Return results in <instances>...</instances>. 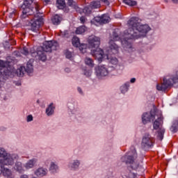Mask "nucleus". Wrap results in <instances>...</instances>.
I'll return each mask as SVG.
<instances>
[{"mask_svg":"<svg viewBox=\"0 0 178 178\" xmlns=\"http://www.w3.org/2000/svg\"><path fill=\"white\" fill-rule=\"evenodd\" d=\"M129 29L124 32L123 38H121V44L126 49H131V40H137L144 37L151 28L147 24L140 25L137 17H132L128 21Z\"/></svg>","mask_w":178,"mask_h":178,"instance_id":"1","label":"nucleus"},{"mask_svg":"<svg viewBox=\"0 0 178 178\" xmlns=\"http://www.w3.org/2000/svg\"><path fill=\"white\" fill-rule=\"evenodd\" d=\"M34 0H25L21 7L22 10V19H26L29 16H33L31 29L33 33H40V27L44 24L42 14L40 12V5L36 3L35 7L30 8Z\"/></svg>","mask_w":178,"mask_h":178,"instance_id":"2","label":"nucleus"},{"mask_svg":"<svg viewBox=\"0 0 178 178\" xmlns=\"http://www.w3.org/2000/svg\"><path fill=\"white\" fill-rule=\"evenodd\" d=\"M111 38V39L109 42V49L108 50L106 58L108 60L112 63V65H118V58L112 55L119 54V46H118L114 41H119V40H120V37H119L118 32L114 31Z\"/></svg>","mask_w":178,"mask_h":178,"instance_id":"3","label":"nucleus"},{"mask_svg":"<svg viewBox=\"0 0 178 178\" xmlns=\"http://www.w3.org/2000/svg\"><path fill=\"white\" fill-rule=\"evenodd\" d=\"M58 47V42L55 41L44 42L43 46L40 47L41 50H38L37 55L40 60H47V54L45 52H52L55 51Z\"/></svg>","mask_w":178,"mask_h":178,"instance_id":"4","label":"nucleus"},{"mask_svg":"<svg viewBox=\"0 0 178 178\" xmlns=\"http://www.w3.org/2000/svg\"><path fill=\"white\" fill-rule=\"evenodd\" d=\"M178 81V76L176 75L173 76L171 79H169V76H166L163 78V83L161 84H157L156 89L158 91H163L166 92L168 91V88L170 87L173 83H176Z\"/></svg>","mask_w":178,"mask_h":178,"instance_id":"5","label":"nucleus"},{"mask_svg":"<svg viewBox=\"0 0 178 178\" xmlns=\"http://www.w3.org/2000/svg\"><path fill=\"white\" fill-rule=\"evenodd\" d=\"M101 2H103L105 5L109 6L111 2H112V0H99V1H92L90 2V5L83 8V13H85V15H90V13L92 12V9H99V8H101Z\"/></svg>","mask_w":178,"mask_h":178,"instance_id":"6","label":"nucleus"},{"mask_svg":"<svg viewBox=\"0 0 178 178\" xmlns=\"http://www.w3.org/2000/svg\"><path fill=\"white\" fill-rule=\"evenodd\" d=\"M0 158H2L3 162L0 161V163H3V165H13V158L15 159H17L19 156L17 155H13V156H10V155H8V153L5 151V149L0 148Z\"/></svg>","mask_w":178,"mask_h":178,"instance_id":"7","label":"nucleus"},{"mask_svg":"<svg viewBox=\"0 0 178 178\" xmlns=\"http://www.w3.org/2000/svg\"><path fill=\"white\" fill-rule=\"evenodd\" d=\"M91 54L99 62H102V59L105 58L104 50L101 49L99 47L91 50Z\"/></svg>","mask_w":178,"mask_h":178,"instance_id":"8","label":"nucleus"},{"mask_svg":"<svg viewBox=\"0 0 178 178\" xmlns=\"http://www.w3.org/2000/svg\"><path fill=\"white\" fill-rule=\"evenodd\" d=\"M157 114L158 113H156L154 111L143 113V115H142L143 123L144 124H147V123H148V122H151V121L154 122V120H155V119L156 118Z\"/></svg>","mask_w":178,"mask_h":178,"instance_id":"9","label":"nucleus"},{"mask_svg":"<svg viewBox=\"0 0 178 178\" xmlns=\"http://www.w3.org/2000/svg\"><path fill=\"white\" fill-rule=\"evenodd\" d=\"M0 73L2 76H10L12 72L9 70V63L0 60Z\"/></svg>","mask_w":178,"mask_h":178,"instance_id":"10","label":"nucleus"},{"mask_svg":"<svg viewBox=\"0 0 178 178\" xmlns=\"http://www.w3.org/2000/svg\"><path fill=\"white\" fill-rule=\"evenodd\" d=\"M72 45L76 48H79V50L82 54H86L87 52V44H80V39L77 37H74L72 38Z\"/></svg>","mask_w":178,"mask_h":178,"instance_id":"11","label":"nucleus"},{"mask_svg":"<svg viewBox=\"0 0 178 178\" xmlns=\"http://www.w3.org/2000/svg\"><path fill=\"white\" fill-rule=\"evenodd\" d=\"M89 47L98 48L99 44H101V39L95 35L89 36L88 39Z\"/></svg>","mask_w":178,"mask_h":178,"instance_id":"12","label":"nucleus"},{"mask_svg":"<svg viewBox=\"0 0 178 178\" xmlns=\"http://www.w3.org/2000/svg\"><path fill=\"white\" fill-rule=\"evenodd\" d=\"M33 64L28 63L26 64V67H20L19 70H17V72L19 77H23L24 76V72L26 73H33Z\"/></svg>","mask_w":178,"mask_h":178,"instance_id":"13","label":"nucleus"},{"mask_svg":"<svg viewBox=\"0 0 178 178\" xmlns=\"http://www.w3.org/2000/svg\"><path fill=\"white\" fill-rule=\"evenodd\" d=\"M154 144V138L151 137V135L146 134L144 136L143 140H142V147H152Z\"/></svg>","mask_w":178,"mask_h":178,"instance_id":"14","label":"nucleus"},{"mask_svg":"<svg viewBox=\"0 0 178 178\" xmlns=\"http://www.w3.org/2000/svg\"><path fill=\"white\" fill-rule=\"evenodd\" d=\"M109 20H111V18L108 16V15L105 14L94 18V22L99 23V24H106V23H109Z\"/></svg>","mask_w":178,"mask_h":178,"instance_id":"15","label":"nucleus"},{"mask_svg":"<svg viewBox=\"0 0 178 178\" xmlns=\"http://www.w3.org/2000/svg\"><path fill=\"white\" fill-rule=\"evenodd\" d=\"M156 118H157L154 122L153 127L154 130H158L163 123V116H162V114H157L156 115Z\"/></svg>","mask_w":178,"mask_h":178,"instance_id":"16","label":"nucleus"},{"mask_svg":"<svg viewBox=\"0 0 178 178\" xmlns=\"http://www.w3.org/2000/svg\"><path fill=\"white\" fill-rule=\"evenodd\" d=\"M137 158V154L134 153L133 156H124L122 157V161H125L126 163H131L133 165L134 163V159Z\"/></svg>","mask_w":178,"mask_h":178,"instance_id":"17","label":"nucleus"},{"mask_svg":"<svg viewBox=\"0 0 178 178\" xmlns=\"http://www.w3.org/2000/svg\"><path fill=\"white\" fill-rule=\"evenodd\" d=\"M108 69H106V67L105 65L99 66V70L97 71V74L99 76H101L102 77H105V76H108Z\"/></svg>","mask_w":178,"mask_h":178,"instance_id":"18","label":"nucleus"},{"mask_svg":"<svg viewBox=\"0 0 178 178\" xmlns=\"http://www.w3.org/2000/svg\"><path fill=\"white\" fill-rule=\"evenodd\" d=\"M47 173H48V170L43 168H40L35 172V175L38 177H44V176H47Z\"/></svg>","mask_w":178,"mask_h":178,"instance_id":"19","label":"nucleus"},{"mask_svg":"<svg viewBox=\"0 0 178 178\" xmlns=\"http://www.w3.org/2000/svg\"><path fill=\"white\" fill-rule=\"evenodd\" d=\"M14 169L16 172H18V173H23V172H24V169H23V164L20 162L15 163Z\"/></svg>","mask_w":178,"mask_h":178,"instance_id":"20","label":"nucleus"},{"mask_svg":"<svg viewBox=\"0 0 178 178\" xmlns=\"http://www.w3.org/2000/svg\"><path fill=\"white\" fill-rule=\"evenodd\" d=\"M37 162V160L35 159L29 160L24 165L26 169H31L32 168H34V165H35Z\"/></svg>","mask_w":178,"mask_h":178,"instance_id":"21","label":"nucleus"},{"mask_svg":"<svg viewBox=\"0 0 178 178\" xmlns=\"http://www.w3.org/2000/svg\"><path fill=\"white\" fill-rule=\"evenodd\" d=\"M53 105H54L53 103L50 104L48 108L46 109V113L47 116H51L54 115L55 107Z\"/></svg>","mask_w":178,"mask_h":178,"instance_id":"22","label":"nucleus"},{"mask_svg":"<svg viewBox=\"0 0 178 178\" xmlns=\"http://www.w3.org/2000/svg\"><path fill=\"white\" fill-rule=\"evenodd\" d=\"M61 21L62 18L58 15H54L51 19V22L54 24H59V23H60Z\"/></svg>","mask_w":178,"mask_h":178,"instance_id":"23","label":"nucleus"},{"mask_svg":"<svg viewBox=\"0 0 178 178\" xmlns=\"http://www.w3.org/2000/svg\"><path fill=\"white\" fill-rule=\"evenodd\" d=\"M85 63L87 66H89V67H94V60H92V58L86 57L85 58Z\"/></svg>","mask_w":178,"mask_h":178,"instance_id":"24","label":"nucleus"},{"mask_svg":"<svg viewBox=\"0 0 178 178\" xmlns=\"http://www.w3.org/2000/svg\"><path fill=\"white\" fill-rule=\"evenodd\" d=\"M87 30V28L86 26H81L78 27L75 31L76 34H83V33H86V31Z\"/></svg>","mask_w":178,"mask_h":178,"instance_id":"25","label":"nucleus"},{"mask_svg":"<svg viewBox=\"0 0 178 178\" xmlns=\"http://www.w3.org/2000/svg\"><path fill=\"white\" fill-rule=\"evenodd\" d=\"M17 16H19V13H17V10L15 9H13L8 15V17H10V19H16Z\"/></svg>","mask_w":178,"mask_h":178,"instance_id":"26","label":"nucleus"},{"mask_svg":"<svg viewBox=\"0 0 178 178\" xmlns=\"http://www.w3.org/2000/svg\"><path fill=\"white\" fill-rule=\"evenodd\" d=\"M163 134H165V129H160L158 131V134H157L158 140H160V141H162V140H163Z\"/></svg>","mask_w":178,"mask_h":178,"instance_id":"27","label":"nucleus"},{"mask_svg":"<svg viewBox=\"0 0 178 178\" xmlns=\"http://www.w3.org/2000/svg\"><path fill=\"white\" fill-rule=\"evenodd\" d=\"M124 3L129 6H136L137 1L133 0H124Z\"/></svg>","mask_w":178,"mask_h":178,"instance_id":"28","label":"nucleus"},{"mask_svg":"<svg viewBox=\"0 0 178 178\" xmlns=\"http://www.w3.org/2000/svg\"><path fill=\"white\" fill-rule=\"evenodd\" d=\"M129 83H125L124 85L121 86L120 87L121 92L122 94L127 92V91L129 90Z\"/></svg>","mask_w":178,"mask_h":178,"instance_id":"29","label":"nucleus"},{"mask_svg":"<svg viewBox=\"0 0 178 178\" xmlns=\"http://www.w3.org/2000/svg\"><path fill=\"white\" fill-rule=\"evenodd\" d=\"M49 170L52 173H55V172H56L58 170V165L56 164H55V163H54V162L51 163Z\"/></svg>","mask_w":178,"mask_h":178,"instance_id":"30","label":"nucleus"},{"mask_svg":"<svg viewBox=\"0 0 178 178\" xmlns=\"http://www.w3.org/2000/svg\"><path fill=\"white\" fill-rule=\"evenodd\" d=\"M67 4L69 6H71V8H73L74 9H78L77 3L76 1H74L73 0H67Z\"/></svg>","mask_w":178,"mask_h":178,"instance_id":"31","label":"nucleus"},{"mask_svg":"<svg viewBox=\"0 0 178 178\" xmlns=\"http://www.w3.org/2000/svg\"><path fill=\"white\" fill-rule=\"evenodd\" d=\"M21 52L22 54H23V55H25L26 56H27V55H29L30 54H34V51H29V49L26 47H23Z\"/></svg>","mask_w":178,"mask_h":178,"instance_id":"32","label":"nucleus"},{"mask_svg":"<svg viewBox=\"0 0 178 178\" xmlns=\"http://www.w3.org/2000/svg\"><path fill=\"white\" fill-rule=\"evenodd\" d=\"M57 3L58 5L59 9H63L66 6V3L65 0H57Z\"/></svg>","mask_w":178,"mask_h":178,"instance_id":"33","label":"nucleus"},{"mask_svg":"<svg viewBox=\"0 0 178 178\" xmlns=\"http://www.w3.org/2000/svg\"><path fill=\"white\" fill-rule=\"evenodd\" d=\"M177 128H178V121L175 122L171 127V131H172V133H176L177 132Z\"/></svg>","mask_w":178,"mask_h":178,"instance_id":"34","label":"nucleus"},{"mask_svg":"<svg viewBox=\"0 0 178 178\" xmlns=\"http://www.w3.org/2000/svg\"><path fill=\"white\" fill-rule=\"evenodd\" d=\"M79 165H80V162H79V161H75L72 165L71 168H72V169H77Z\"/></svg>","mask_w":178,"mask_h":178,"instance_id":"35","label":"nucleus"},{"mask_svg":"<svg viewBox=\"0 0 178 178\" xmlns=\"http://www.w3.org/2000/svg\"><path fill=\"white\" fill-rule=\"evenodd\" d=\"M65 56H66L67 59H72V58L73 56V54L69 51H67L65 52Z\"/></svg>","mask_w":178,"mask_h":178,"instance_id":"36","label":"nucleus"},{"mask_svg":"<svg viewBox=\"0 0 178 178\" xmlns=\"http://www.w3.org/2000/svg\"><path fill=\"white\" fill-rule=\"evenodd\" d=\"M92 73V71H91L90 70L84 71V75L86 76V77H90V76H91Z\"/></svg>","mask_w":178,"mask_h":178,"instance_id":"37","label":"nucleus"},{"mask_svg":"<svg viewBox=\"0 0 178 178\" xmlns=\"http://www.w3.org/2000/svg\"><path fill=\"white\" fill-rule=\"evenodd\" d=\"M80 22L81 23H82V24H84V23H86V22H87V18H86V17L82 16L80 17Z\"/></svg>","mask_w":178,"mask_h":178,"instance_id":"38","label":"nucleus"},{"mask_svg":"<svg viewBox=\"0 0 178 178\" xmlns=\"http://www.w3.org/2000/svg\"><path fill=\"white\" fill-rule=\"evenodd\" d=\"M137 177V175L134 172H130L129 174V178H136Z\"/></svg>","mask_w":178,"mask_h":178,"instance_id":"39","label":"nucleus"},{"mask_svg":"<svg viewBox=\"0 0 178 178\" xmlns=\"http://www.w3.org/2000/svg\"><path fill=\"white\" fill-rule=\"evenodd\" d=\"M27 122H33V115H29L27 116Z\"/></svg>","mask_w":178,"mask_h":178,"instance_id":"40","label":"nucleus"},{"mask_svg":"<svg viewBox=\"0 0 178 178\" xmlns=\"http://www.w3.org/2000/svg\"><path fill=\"white\" fill-rule=\"evenodd\" d=\"M20 178H29V175L24 174L20 176Z\"/></svg>","mask_w":178,"mask_h":178,"instance_id":"41","label":"nucleus"},{"mask_svg":"<svg viewBox=\"0 0 178 178\" xmlns=\"http://www.w3.org/2000/svg\"><path fill=\"white\" fill-rule=\"evenodd\" d=\"M78 92L79 94H83V90H81V88H78Z\"/></svg>","mask_w":178,"mask_h":178,"instance_id":"42","label":"nucleus"},{"mask_svg":"<svg viewBox=\"0 0 178 178\" xmlns=\"http://www.w3.org/2000/svg\"><path fill=\"white\" fill-rule=\"evenodd\" d=\"M130 81L131 83H136V78H132Z\"/></svg>","mask_w":178,"mask_h":178,"instance_id":"43","label":"nucleus"},{"mask_svg":"<svg viewBox=\"0 0 178 178\" xmlns=\"http://www.w3.org/2000/svg\"><path fill=\"white\" fill-rule=\"evenodd\" d=\"M132 169H137V168H138V165H136V166L134 167V165H131Z\"/></svg>","mask_w":178,"mask_h":178,"instance_id":"44","label":"nucleus"},{"mask_svg":"<svg viewBox=\"0 0 178 178\" xmlns=\"http://www.w3.org/2000/svg\"><path fill=\"white\" fill-rule=\"evenodd\" d=\"M173 3H177L178 0H171Z\"/></svg>","mask_w":178,"mask_h":178,"instance_id":"45","label":"nucleus"},{"mask_svg":"<svg viewBox=\"0 0 178 178\" xmlns=\"http://www.w3.org/2000/svg\"><path fill=\"white\" fill-rule=\"evenodd\" d=\"M44 2H45L46 3H48V2H50L51 0H43Z\"/></svg>","mask_w":178,"mask_h":178,"instance_id":"46","label":"nucleus"},{"mask_svg":"<svg viewBox=\"0 0 178 178\" xmlns=\"http://www.w3.org/2000/svg\"><path fill=\"white\" fill-rule=\"evenodd\" d=\"M70 70H69V68H66L65 69V72H69Z\"/></svg>","mask_w":178,"mask_h":178,"instance_id":"47","label":"nucleus"},{"mask_svg":"<svg viewBox=\"0 0 178 178\" xmlns=\"http://www.w3.org/2000/svg\"><path fill=\"white\" fill-rule=\"evenodd\" d=\"M64 36H65V37H67V36H66V32H65V35H64Z\"/></svg>","mask_w":178,"mask_h":178,"instance_id":"48","label":"nucleus"}]
</instances>
